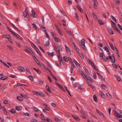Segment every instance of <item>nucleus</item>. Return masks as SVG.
<instances>
[{
	"instance_id": "obj_1",
	"label": "nucleus",
	"mask_w": 122,
	"mask_h": 122,
	"mask_svg": "<svg viewBox=\"0 0 122 122\" xmlns=\"http://www.w3.org/2000/svg\"><path fill=\"white\" fill-rule=\"evenodd\" d=\"M81 46H82L83 49L86 51V47L85 46V41L84 39H83L81 40Z\"/></svg>"
},
{
	"instance_id": "obj_2",
	"label": "nucleus",
	"mask_w": 122,
	"mask_h": 122,
	"mask_svg": "<svg viewBox=\"0 0 122 122\" xmlns=\"http://www.w3.org/2000/svg\"><path fill=\"white\" fill-rule=\"evenodd\" d=\"M24 48L25 49V51H26L27 53H30L31 54H33V53L32 51L30 50L29 48L27 47V46H25Z\"/></svg>"
},
{
	"instance_id": "obj_3",
	"label": "nucleus",
	"mask_w": 122,
	"mask_h": 122,
	"mask_svg": "<svg viewBox=\"0 0 122 122\" xmlns=\"http://www.w3.org/2000/svg\"><path fill=\"white\" fill-rule=\"evenodd\" d=\"M53 46L55 50H56L57 51L59 54H60V51L58 45L57 44L54 45H53Z\"/></svg>"
},
{
	"instance_id": "obj_4",
	"label": "nucleus",
	"mask_w": 122,
	"mask_h": 122,
	"mask_svg": "<svg viewBox=\"0 0 122 122\" xmlns=\"http://www.w3.org/2000/svg\"><path fill=\"white\" fill-rule=\"evenodd\" d=\"M32 13L30 15L31 16L33 17L34 18L37 17H38V15L36 14L33 10H31Z\"/></svg>"
},
{
	"instance_id": "obj_5",
	"label": "nucleus",
	"mask_w": 122,
	"mask_h": 122,
	"mask_svg": "<svg viewBox=\"0 0 122 122\" xmlns=\"http://www.w3.org/2000/svg\"><path fill=\"white\" fill-rule=\"evenodd\" d=\"M114 115L117 118H122V115L119 114L118 113L116 112V111H114Z\"/></svg>"
},
{
	"instance_id": "obj_6",
	"label": "nucleus",
	"mask_w": 122,
	"mask_h": 122,
	"mask_svg": "<svg viewBox=\"0 0 122 122\" xmlns=\"http://www.w3.org/2000/svg\"><path fill=\"white\" fill-rule=\"evenodd\" d=\"M100 57L102 58L101 59V60L102 61H106V59H105V57H103V56L104 55V54L102 52H101L100 53Z\"/></svg>"
},
{
	"instance_id": "obj_7",
	"label": "nucleus",
	"mask_w": 122,
	"mask_h": 122,
	"mask_svg": "<svg viewBox=\"0 0 122 122\" xmlns=\"http://www.w3.org/2000/svg\"><path fill=\"white\" fill-rule=\"evenodd\" d=\"M65 46L66 48L67 52L70 55H71V51L70 50L69 48L66 45H65Z\"/></svg>"
},
{
	"instance_id": "obj_8",
	"label": "nucleus",
	"mask_w": 122,
	"mask_h": 122,
	"mask_svg": "<svg viewBox=\"0 0 122 122\" xmlns=\"http://www.w3.org/2000/svg\"><path fill=\"white\" fill-rule=\"evenodd\" d=\"M17 69L19 70L22 72L25 71V70L24 68L21 66H19L18 67Z\"/></svg>"
},
{
	"instance_id": "obj_9",
	"label": "nucleus",
	"mask_w": 122,
	"mask_h": 122,
	"mask_svg": "<svg viewBox=\"0 0 122 122\" xmlns=\"http://www.w3.org/2000/svg\"><path fill=\"white\" fill-rule=\"evenodd\" d=\"M13 35L14 36H16L17 37L20 39V40H22V38L21 37H20V36L19 35L15 32V33L13 34Z\"/></svg>"
},
{
	"instance_id": "obj_10",
	"label": "nucleus",
	"mask_w": 122,
	"mask_h": 122,
	"mask_svg": "<svg viewBox=\"0 0 122 122\" xmlns=\"http://www.w3.org/2000/svg\"><path fill=\"white\" fill-rule=\"evenodd\" d=\"M85 79L87 80H89L92 82H93L92 79L88 76H87V77H86Z\"/></svg>"
},
{
	"instance_id": "obj_11",
	"label": "nucleus",
	"mask_w": 122,
	"mask_h": 122,
	"mask_svg": "<svg viewBox=\"0 0 122 122\" xmlns=\"http://www.w3.org/2000/svg\"><path fill=\"white\" fill-rule=\"evenodd\" d=\"M97 112L100 115H102V116L104 118H105V116L103 115V114L101 112H100L99 111V110L97 109L96 110Z\"/></svg>"
},
{
	"instance_id": "obj_12",
	"label": "nucleus",
	"mask_w": 122,
	"mask_h": 122,
	"mask_svg": "<svg viewBox=\"0 0 122 122\" xmlns=\"http://www.w3.org/2000/svg\"><path fill=\"white\" fill-rule=\"evenodd\" d=\"M87 61H88L91 64L93 67L94 66H95L93 62L89 59H87Z\"/></svg>"
},
{
	"instance_id": "obj_13",
	"label": "nucleus",
	"mask_w": 122,
	"mask_h": 122,
	"mask_svg": "<svg viewBox=\"0 0 122 122\" xmlns=\"http://www.w3.org/2000/svg\"><path fill=\"white\" fill-rule=\"evenodd\" d=\"M109 46L113 50H115V47H114L113 45L110 42L109 43Z\"/></svg>"
},
{
	"instance_id": "obj_14",
	"label": "nucleus",
	"mask_w": 122,
	"mask_h": 122,
	"mask_svg": "<svg viewBox=\"0 0 122 122\" xmlns=\"http://www.w3.org/2000/svg\"><path fill=\"white\" fill-rule=\"evenodd\" d=\"M54 51L52 52L51 54L50 52H47V54L50 56L52 57L54 54Z\"/></svg>"
},
{
	"instance_id": "obj_15",
	"label": "nucleus",
	"mask_w": 122,
	"mask_h": 122,
	"mask_svg": "<svg viewBox=\"0 0 122 122\" xmlns=\"http://www.w3.org/2000/svg\"><path fill=\"white\" fill-rule=\"evenodd\" d=\"M107 30L108 32L110 34H114L113 32L111 29L109 28H108Z\"/></svg>"
},
{
	"instance_id": "obj_16",
	"label": "nucleus",
	"mask_w": 122,
	"mask_h": 122,
	"mask_svg": "<svg viewBox=\"0 0 122 122\" xmlns=\"http://www.w3.org/2000/svg\"><path fill=\"white\" fill-rule=\"evenodd\" d=\"M67 33L69 35H73V32L72 31L70 30H67L66 31Z\"/></svg>"
},
{
	"instance_id": "obj_17",
	"label": "nucleus",
	"mask_w": 122,
	"mask_h": 122,
	"mask_svg": "<svg viewBox=\"0 0 122 122\" xmlns=\"http://www.w3.org/2000/svg\"><path fill=\"white\" fill-rule=\"evenodd\" d=\"M23 14L24 17L25 18L26 17L27 15V14H28L27 12L26 11V10H25L23 12Z\"/></svg>"
},
{
	"instance_id": "obj_18",
	"label": "nucleus",
	"mask_w": 122,
	"mask_h": 122,
	"mask_svg": "<svg viewBox=\"0 0 122 122\" xmlns=\"http://www.w3.org/2000/svg\"><path fill=\"white\" fill-rule=\"evenodd\" d=\"M77 7L78 9L79 10V11L81 13H83V12L81 8L80 7V6L78 5H77Z\"/></svg>"
},
{
	"instance_id": "obj_19",
	"label": "nucleus",
	"mask_w": 122,
	"mask_h": 122,
	"mask_svg": "<svg viewBox=\"0 0 122 122\" xmlns=\"http://www.w3.org/2000/svg\"><path fill=\"white\" fill-rule=\"evenodd\" d=\"M15 109L17 110L20 111L21 109V107L20 106H16L15 107Z\"/></svg>"
},
{
	"instance_id": "obj_20",
	"label": "nucleus",
	"mask_w": 122,
	"mask_h": 122,
	"mask_svg": "<svg viewBox=\"0 0 122 122\" xmlns=\"http://www.w3.org/2000/svg\"><path fill=\"white\" fill-rule=\"evenodd\" d=\"M17 99L19 101H23V99L20 97L17 96Z\"/></svg>"
},
{
	"instance_id": "obj_21",
	"label": "nucleus",
	"mask_w": 122,
	"mask_h": 122,
	"mask_svg": "<svg viewBox=\"0 0 122 122\" xmlns=\"http://www.w3.org/2000/svg\"><path fill=\"white\" fill-rule=\"evenodd\" d=\"M46 90H47V91H48V92L50 93L51 92L50 90V89L49 88V87L48 86L46 85Z\"/></svg>"
},
{
	"instance_id": "obj_22",
	"label": "nucleus",
	"mask_w": 122,
	"mask_h": 122,
	"mask_svg": "<svg viewBox=\"0 0 122 122\" xmlns=\"http://www.w3.org/2000/svg\"><path fill=\"white\" fill-rule=\"evenodd\" d=\"M99 93L100 95L102 98H104L105 97V95L102 92L100 91Z\"/></svg>"
},
{
	"instance_id": "obj_23",
	"label": "nucleus",
	"mask_w": 122,
	"mask_h": 122,
	"mask_svg": "<svg viewBox=\"0 0 122 122\" xmlns=\"http://www.w3.org/2000/svg\"><path fill=\"white\" fill-rule=\"evenodd\" d=\"M8 77L6 76H3L0 78V79L1 80H5Z\"/></svg>"
},
{
	"instance_id": "obj_24",
	"label": "nucleus",
	"mask_w": 122,
	"mask_h": 122,
	"mask_svg": "<svg viewBox=\"0 0 122 122\" xmlns=\"http://www.w3.org/2000/svg\"><path fill=\"white\" fill-rule=\"evenodd\" d=\"M41 29L43 31H44L45 32L46 31V27L44 26L43 25H42L41 27Z\"/></svg>"
},
{
	"instance_id": "obj_25",
	"label": "nucleus",
	"mask_w": 122,
	"mask_h": 122,
	"mask_svg": "<svg viewBox=\"0 0 122 122\" xmlns=\"http://www.w3.org/2000/svg\"><path fill=\"white\" fill-rule=\"evenodd\" d=\"M18 85H19L20 86H25L27 87H28L29 86L27 85L24 84H21V83H19V84H17L15 85V86H18Z\"/></svg>"
},
{
	"instance_id": "obj_26",
	"label": "nucleus",
	"mask_w": 122,
	"mask_h": 122,
	"mask_svg": "<svg viewBox=\"0 0 122 122\" xmlns=\"http://www.w3.org/2000/svg\"><path fill=\"white\" fill-rule=\"evenodd\" d=\"M92 14L93 16L96 20H97L98 19L97 16L93 13H92Z\"/></svg>"
},
{
	"instance_id": "obj_27",
	"label": "nucleus",
	"mask_w": 122,
	"mask_h": 122,
	"mask_svg": "<svg viewBox=\"0 0 122 122\" xmlns=\"http://www.w3.org/2000/svg\"><path fill=\"white\" fill-rule=\"evenodd\" d=\"M20 95L22 97L24 98H25V99H28V97L25 95L22 94H21Z\"/></svg>"
},
{
	"instance_id": "obj_28",
	"label": "nucleus",
	"mask_w": 122,
	"mask_h": 122,
	"mask_svg": "<svg viewBox=\"0 0 122 122\" xmlns=\"http://www.w3.org/2000/svg\"><path fill=\"white\" fill-rule=\"evenodd\" d=\"M33 69L35 70L39 74H40L41 73V72L39 70L36 69L35 68H33Z\"/></svg>"
},
{
	"instance_id": "obj_29",
	"label": "nucleus",
	"mask_w": 122,
	"mask_h": 122,
	"mask_svg": "<svg viewBox=\"0 0 122 122\" xmlns=\"http://www.w3.org/2000/svg\"><path fill=\"white\" fill-rule=\"evenodd\" d=\"M7 36H8V40L11 43H12V40L10 38V36L9 35H8Z\"/></svg>"
},
{
	"instance_id": "obj_30",
	"label": "nucleus",
	"mask_w": 122,
	"mask_h": 122,
	"mask_svg": "<svg viewBox=\"0 0 122 122\" xmlns=\"http://www.w3.org/2000/svg\"><path fill=\"white\" fill-rule=\"evenodd\" d=\"M62 91H63L65 92V91L64 90V89L63 88V87H62V86H61V85H60V86H59L58 87Z\"/></svg>"
},
{
	"instance_id": "obj_31",
	"label": "nucleus",
	"mask_w": 122,
	"mask_h": 122,
	"mask_svg": "<svg viewBox=\"0 0 122 122\" xmlns=\"http://www.w3.org/2000/svg\"><path fill=\"white\" fill-rule=\"evenodd\" d=\"M110 17L113 20H114L116 22H117L116 19L112 15H111Z\"/></svg>"
},
{
	"instance_id": "obj_32",
	"label": "nucleus",
	"mask_w": 122,
	"mask_h": 122,
	"mask_svg": "<svg viewBox=\"0 0 122 122\" xmlns=\"http://www.w3.org/2000/svg\"><path fill=\"white\" fill-rule=\"evenodd\" d=\"M73 44L77 52H79V49L76 47V46L75 44L74 43H73Z\"/></svg>"
},
{
	"instance_id": "obj_33",
	"label": "nucleus",
	"mask_w": 122,
	"mask_h": 122,
	"mask_svg": "<svg viewBox=\"0 0 122 122\" xmlns=\"http://www.w3.org/2000/svg\"><path fill=\"white\" fill-rule=\"evenodd\" d=\"M97 21L101 25H103L104 24V23L102 21L99 19L97 20Z\"/></svg>"
},
{
	"instance_id": "obj_34",
	"label": "nucleus",
	"mask_w": 122,
	"mask_h": 122,
	"mask_svg": "<svg viewBox=\"0 0 122 122\" xmlns=\"http://www.w3.org/2000/svg\"><path fill=\"white\" fill-rule=\"evenodd\" d=\"M103 48L107 52H109V50L107 47L105 46V47H103Z\"/></svg>"
},
{
	"instance_id": "obj_35",
	"label": "nucleus",
	"mask_w": 122,
	"mask_h": 122,
	"mask_svg": "<svg viewBox=\"0 0 122 122\" xmlns=\"http://www.w3.org/2000/svg\"><path fill=\"white\" fill-rule=\"evenodd\" d=\"M93 99L94 101L95 102H97V98L96 96L95 95H94L93 96Z\"/></svg>"
},
{
	"instance_id": "obj_36",
	"label": "nucleus",
	"mask_w": 122,
	"mask_h": 122,
	"mask_svg": "<svg viewBox=\"0 0 122 122\" xmlns=\"http://www.w3.org/2000/svg\"><path fill=\"white\" fill-rule=\"evenodd\" d=\"M10 112L11 113H15L16 112V111L14 109H11L10 110Z\"/></svg>"
},
{
	"instance_id": "obj_37",
	"label": "nucleus",
	"mask_w": 122,
	"mask_h": 122,
	"mask_svg": "<svg viewBox=\"0 0 122 122\" xmlns=\"http://www.w3.org/2000/svg\"><path fill=\"white\" fill-rule=\"evenodd\" d=\"M23 113L24 115L25 116H30V113H28V112H27V113L23 112Z\"/></svg>"
},
{
	"instance_id": "obj_38",
	"label": "nucleus",
	"mask_w": 122,
	"mask_h": 122,
	"mask_svg": "<svg viewBox=\"0 0 122 122\" xmlns=\"http://www.w3.org/2000/svg\"><path fill=\"white\" fill-rule=\"evenodd\" d=\"M75 14L76 15L75 17L76 18V19L77 20H79V16L78 15V14L76 12L75 13Z\"/></svg>"
},
{
	"instance_id": "obj_39",
	"label": "nucleus",
	"mask_w": 122,
	"mask_h": 122,
	"mask_svg": "<svg viewBox=\"0 0 122 122\" xmlns=\"http://www.w3.org/2000/svg\"><path fill=\"white\" fill-rule=\"evenodd\" d=\"M54 40L58 42L60 41V39L56 37V36L54 38Z\"/></svg>"
},
{
	"instance_id": "obj_40",
	"label": "nucleus",
	"mask_w": 122,
	"mask_h": 122,
	"mask_svg": "<svg viewBox=\"0 0 122 122\" xmlns=\"http://www.w3.org/2000/svg\"><path fill=\"white\" fill-rule=\"evenodd\" d=\"M93 75L94 78L95 79H97V76L95 72H94Z\"/></svg>"
},
{
	"instance_id": "obj_41",
	"label": "nucleus",
	"mask_w": 122,
	"mask_h": 122,
	"mask_svg": "<svg viewBox=\"0 0 122 122\" xmlns=\"http://www.w3.org/2000/svg\"><path fill=\"white\" fill-rule=\"evenodd\" d=\"M51 33L54 38L56 36V35L54 34V33L53 32H51Z\"/></svg>"
},
{
	"instance_id": "obj_42",
	"label": "nucleus",
	"mask_w": 122,
	"mask_h": 122,
	"mask_svg": "<svg viewBox=\"0 0 122 122\" xmlns=\"http://www.w3.org/2000/svg\"><path fill=\"white\" fill-rule=\"evenodd\" d=\"M63 58L67 62L68 61V58H67L66 57L64 56Z\"/></svg>"
},
{
	"instance_id": "obj_43",
	"label": "nucleus",
	"mask_w": 122,
	"mask_h": 122,
	"mask_svg": "<svg viewBox=\"0 0 122 122\" xmlns=\"http://www.w3.org/2000/svg\"><path fill=\"white\" fill-rule=\"evenodd\" d=\"M15 43L16 45L17 46L19 47H21V46L20 45V42H18V43L17 42L15 41Z\"/></svg>"
},
{
	"instance_id": "obj_44",
	"label": "nucleus",
	"mask_w": 122,
	"mask_h": 122,
	"mask_svg": "<svg viewBox=\"0 0 122 122\" xmlns=\"http://www.w3.org/2000/svg\"><path fill=\"white\" fill-rule=\"evenodd\" d=\"M39 92H37L36 91H34L33 92V93L36 95H38L39 93Z\"/></svg>"
},
{
	"instance_id": "obj_45",
	"label": "nucleus",
	"mask_w": 122,
	"mask_h": 122,
	"mask_svg": "<svg viewBox=\"0 0 122 122\" xmlns=\"http://www.w3.org/2000/svg\"><path fill=\"white\" fill-rule=\"evenodd\" d=\"M31 46L34 48H35L36 47V46H35V45L33 43L31 42Z\"/></svg>"
},
{
	"instance_id": "obj_46",
	"label": "nucleus",
	"mask_w": 122,
	"mask_h": 122,
	"mask_svg": "<svg viewBox=\"0 0 122 122\" xmlns=\"http://www.w3.org/2000/svg\"><path fill=\"white\" fill-rule=\"evenodd\" d=\"M59 62L60 64L61 65L63 63V61L62 59L60 58H59Z\"/></svg>"
},
{
	"instance_id": "obj_47",
	"label": "nucleus",
	"mask_w": 122,
	"mask_h": 122,
	"mask_svg": "<svg viewBox=\"0 0 122 122\" xmlns=\"http://www.w3.org/2000/svg\"><path fill=\"white\" fill-rule=\"evenodd\" d=\"M41 118L43 121L45 122H46V119L43 116H41Z\"/></svg>"
},
{
	"instance_id": "obj_48",
	"label": "nucleus",
	"mask_w": 122,
	"mask_h": 122,
	"mask_svg": "<svg viewBox=\"0 0 122 122\" xmlns=\"http://www.w3.org/2000/svg\"><path fill=\"white\" fill-rule=\"evenodd\" d=\"M32 109L33 110L36 112H37L38 111H39V110L37 108H36V107H33V108H32Z\"/></svg>"
},
{
	"instance_id": "obj_49",
	"label": "nucleus",
	"mask_w": 122,
	"mask_h": 122,
	"mask_svg": "<svg viewBox=\"0 0 122 122\" xmlns=\"http://www.w3.org/2000/svg\"><path fill=\"white\" fill-rule=\"evenodd\" d=\"M32 25L33 28H34L35 30H36L37 29V27L35 24L34 23H33L32 24Z\"/></svg>"
},
{
	"instance_id": "obj_50",
	"label": "nucleus",
	"mask_w": 122,
	"mask_h": 122,
	"mask_svg": "<svg viewBox=\"0 0 122 122\" xmlns=\"http://www.w3.org/2000/svg\"><path fill=\"white\" fill-rule=\"evenodd\" d=\"M106 95L108 97L111 98L112 97V96L111 95L108 93H106Z\"/></svg>"
},
{
	"instance_id": "obj_51",
	"label": "nucleus",
	"mask_w": 122,
	"mask_h": 122,
	"mask_svg": "<svg viewBox=\"0 0 122 122\" xmlns=\"http://www.w3.org/2000/svg\"><path fill=\"white\" fill-rule=\"evenodd\" d=\"M7 29H8V30H9V31L12 33V34L13 35L14 34V33H15V32H13L12 31H11L10 30V28H9L8 27H7Z\"/></svg>"
},
{
	"instance_id": "obj_52",
	"label": "nucleus",
	"mask_w": 122,
	"mask_h": 122,
	"mask_svg": "<svg viewBox=\"0 0 122 122\" xmlns=\"http://www.w3.org/2000/svg\"><path fill=\"white\" fill-rule=\"evenodd\" d=\"M54 119L57 122H60V121L59 119L57 118L56 117H54Z\"/></svg>"
},
{
	"instance_id": "obj_53",
	"label": "nucleus",
	"mask_w": 122,
	"mask_h": 122,
	"mask_svg": "<svg viewBox=\"0 0 122 122\" xmlns=\"http://www.w3.org/2000/svg\"><path fill=\"white\" fill-rule=\"evenodd\" d=\"M101 86H102V88L104 89H106V86L103 84H102L101 85Z\"/></svg>"
},
{
	"instance_id": "obj_54",
	"label": "nucleus",
	"mask_w": 122,
	"mask_h": 122,
	"mask_svg": "<svg viewBox=\"0 0 122 122\" xmlns=\"http://www.w3.org/2000/svg\"><path fill=\"white\" fill-rule=\"evenodd\" d=\"M10 76L12 78H17L15 76L12 74H10Z\"/></svg>"
},
{
	"instance_id": "obj_55",
	"label": "nucleus",
	"mask_w": 122,
	"mask_h": 122,
	"mask_svg": "<svg viewBox=\"0 0 122 122\" xmlns=\"http://www.w3.org/2000/svg\"><path fill=\"white\" fill-rule=\"evenodd\" d=\"M8 35H3L2 36V37L4 38H7L8 39V36H7Z\"/></svg>"
},
{
	"instance_id": "obj_56",
	"label": "nucleus",
	"mask_w": 122,
	"mask_h": 122,
	"mask_svg": "<svg viewBox=\"0 0 122 122\" xmlns=\"http://www.w3.org/2000/svg\"><path fill=\"white\" fill-rule=\"evenodd\" d=\"M8 47L10 50H13V48L11 46H8Z\"/></svg>"
},
{
	"instance_id": "obj_57",
	"label": "nucleus",
	"mask_w": 122,
	"mask_h": 122,
	"mask_svg": "<svg viewBox=\"0 0 122 122\" xmlns=\"http://www.w3.org/2000/svg\"><path fill=\"white\" fill-rule=\"evenodd\" d=\"M78 67V68H79L80 67V64L77 62L75 64Z\"/></svg>"
},
{
	"instance_id": "obj_58",
	"label": "nucleus",
	"mask_w": 122,
	"mask_h": 122,
	"mask_svg": "<svg viewBox=\"0 0 122 122\" xmlns=\"http://www.w3.org/2000/svg\"><path fill=\"white\" fill-rule=\"evenodd\" d=\"M55 25L56 28L57 29V30L58 31L60 30V29L58 28V26L56 25L55 24Z\"/></svg>"
},
{
	"instance_id": "obj_59",
	"label": "nucleus",
	"mask_w": 122,
	"mask_h": 122,
	"mask_svg": "<svg viewBox=\"0 0 122 122\" xmlns=\"http://www.w3.org/2000/svg\"><path fill=\"white\" fill-rule=\"evenodd\" d=\"M8 101L7 100H4L3 101V103L6 104L8 103Z\"/></svg>"
},
{
	"instance_id": "obj_60",
	"label": "nucleus",
	"mask_w": 122,
	"mask_h": 122,
	"mask_svg": "<svg viewBox=\"0 0 122 122\" xmlns=\"http://www.w3.org/2000/svg\"><path fill=\"white\" fill-rule=\"evenodd\" d=\"M68 61H69L71 63H72L73 62L72 60H71V58L69 57H68Z\"/></svg>"
},
{
	"instance_id": "obj_61",
	"label": "nucleus",
	"mask_w": 122,
	"mask_h": 122,
	"mask_svg": "<svg viewBox=\"0 0 122 122\" xmlns=\"http://www.w3.org/2000/svg\"><path fill=\"white\" fill-rule=\"evenodd\" d=\"M31 121L32 122H37V121L36 120L34 119H31Z\"/></svg>"
},
{
	"instance_id": "obj_62",
	"label": "nucleus",
	"mask_w": 122,
	"mask_h": 122,
	"mask_svg": "<svg viewBox=\"0 0 122 122\" xmlns=\"http://www.w3.org/2000/svg\"><path fill=\"white\" fill-rule=\"evenodd\" d=\"M117 25L121 30H122V26L119 24H117Z\"/></svg>"
},
{
	"instance_id": "obj_63",
	"label": "nucleus",
	"mask_w": 122,
	"mask_h": 122,
	"mask_svg": "<svg viewBox=\"0 0 122 122\" xmlns=\"http://www.w3.org/2000/svg\"><path fill=\"white\" fill-rule=\"evenodd\" d=\"M80 56L81 57L82 59H84V57L83 56V55L81 53H80L79 54Z\"/></svg>"
},
{
	"instance_id": "obj_64",
	"label": "nucleus",
	"mask_w": 122,
	"mask_h": 122,
	"mask_svg": "<svg viewBox=\"0 0 122 122\" xmlns=\"http://www.w3.org/2000/svg\"><path fill=\"white\" fill-rule=\"evenodd\" d=\"M112 66L116 68H117V66L115 64H112Z\"/></svg>"
}]
</instances>
